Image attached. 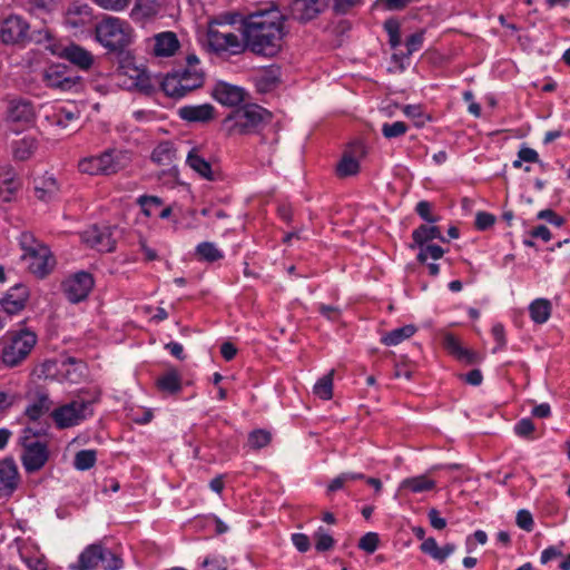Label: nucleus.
Returning <instances> with one entry per match:
<instances>
[{
    "label": "nucleus",
    "instance_id": "obj_1",
    "mask_svg": "<svg viewBox=\"0 0 570 570\" xmlns=\"http://www.w3.org/2000/svg\"><path fill=\"white\" fill-rule=\"evenodd\" d=\"M286 16L276 7L247 14L242 22L244 47L257 56L273 58L284 46Z\"/></svg>",
    "mask_w": 570,
    "mask_h": 570
},
{
    "label": "nucleus",
    "instance_id": "obj_2",
    "mask_svg": "<svg viewBox=\"0 0 570 570\" xmlns=\"http://www.w3.org/2000/svg\"><path fill=\"white\" fill-rule=\"evenodd\" d=\"M49 425H40L39 428L27 426L22 430L19 443L23 448L21 461L28 473H33L42 469L49 459V451L46 443L36 440L45 435Z\"/></svg>",
    "mask_w": 570,
    "mask_h": 570
},
{
    "label": "nucleus",
    "instance_id": "obj_3",
    "mask_svg": "<svg viewBox=\"0 0 570 570\" xmlns=\"http://www.w3.org/2000/svg\"><path fill=\"white\" fill-rule=\"evenodd\" d=\"M19 243L23 252L21 259L27 264L30 273L39 278L46 277L56 264L50 249L30 233H22Z\"/></svg>",
    "mask_w": 570,
    "mask_h": 570
},
{
    "label": "nucleus",
    "instance_id": "obj_4",
    "mask_svg": "<svg viewBox=\"0 0 570 570\" xmlns=\"http://www.w3.org/2000/svg\"><path fill=\"white\" fill-rule=\"evenodd\" d=\"M272 119V114L257 105H247L234 110L224 119L228 135H246L261 129Z\"/></svg>",
    "mask_w": 570,
    "mask_h": 570
},
{
    "label": "nucleus",
    "instance_id": "obj_5",
    "mask_svg": "<svg viewBox=\"0 0 570 570\" xmlns=\"http://www.w3.org/2000/svg\"><path fill=\"white\" fill-rule=\"evenodd\" d=\"M96 39L107 49L117 51L130 42L129 24L116 17H107L96 24Z\"/></svg>",
    "mask_w": 570,
    "mask_h": 570
},
{
    "label": "nucleus",
    "instance_id": "obj_6",
    "mask_svg": "<svg viewBox=\"0 0 570 570\" xmlns=\"http://www.w3.org/2000/svg\"><path fill=\"white\" fill-rule=\"evenodd\" d=\"M36 344L37 335L30 330H21L12 333L9 344L2 348V362L10 367L17 366L26 360Z\"/></svg>",
    "mask_w": 570,
    "mask_h": 570
},
{
    "label": "nucleus",
    "instance_id": "obj_7",
    "mask_svg": "<svg viewBox=\"0 0 570 570\" xmlns=\"http://www.w3.org/2000/svg\"><path fill=\"white\" fill-rule=\"evenodd\" d=\"M92 415L91 402L77 399L52 411L51 416L60 429L70 428Z\"/></svg>",
    "mask_w": 570,
    "mask_h": 570
},
{
    "label": "nucleus",
    "instance_id": "obj_8",
    "mask_svg": "<svg viewBox=\"0 0 570 570\" xmlns=\"http://www.w3.org/2000/svg\"><path fill=\"white\" fill-rule=\"evenodd\" d=\"M42 79L47 87L59 91H77L81 86V78L66 65H51L45 69Z\"/></svg>",
    "mask_w": 570,
    "mask_h": 570
},
{
    "label": "nucleus",
    "instance_id": "obj_9",
    "mask_svg": "<svg viewBox=\"0 0 570 570\" xmlns=\"http://www.w3.org/2000/svg\"><path fill=\"white\" fill-rule=\"evenodd\" d=\"M114 227L94 225L81 234L82 240L99 252L110 253L116 248Z\"/></svg>",
    "mask_w": 570,
    "mask_h": 570
},
{
    "label": "nucleus",
    "instance_id": "obj_10",
    "mask_svg": "<svg viewBox=\"0 0 570 570\" xmlns=\"http://www.w3.org/2000/svg\"><path fill=\"white\" fill-rule=\"evenodd\" d=\"M63 292L71 303L85 299L94 287V278L89 273L79 272L62 283Z\"/></svg>",
    "mask_w": 570,
    "mask_h": 570
},
{
    "label": "nucleus",
    "instance_id": "obj_11",
    "mask_svg": "<svg viewBox=\"0 0 570 570\" xmlns=\"http://www.w3.org/2000/svg\"><path fill=\"white\" fill-rule=\"evenodd\" d=\"M224 30H219L216 24H210L208 29V43L215 51L230 50L234 53L242 51L244 43L242 45L237 35L232 31L225 30L226 26H223Z\"/></svg>",
    "mask_w": 570,
    "mask_h": 570
},
{
    "label": "nucleus",
    "instance_id": "obj_12",
    "mask_svg": "<svg viewBox=\"0 0 570 570\" xmlns=\"http://www.w3.org/2000/svg\"><path fill=\"white\" fill-rule=\"evenodd\" d=\"M121 85L131 89L136 88L142 92H150L154 88L149 75L145 69L135 66H124L117 73Z\"/></svg>",
    "mask_w": 570,
    "mask_h": 570
},
{
    "label": "nucleus",
    "instance_id": "obj_13",
    "mask_svg": "<svg viewBox=\"0 0 570 570\" xmlns=\"http://www.w3.org/2000/svg\"><path fill=\"white\" fill-rule=\"evenodd\" d=\"M365 154V147L361 141L351 144L336 166L337 175L340 177L356 175L360 171V159L363 158Z\"/></svg>",
    "mask_w": 570,
    "mask_h": 570
},
{
    "label": "nucleus",
    "instance_id": "obj_14",
    "mask_svg": "<svg viewBox=\"0 0 570 570\" xmlns=\"http://www.w3.org/2000/svg\"><path fill=\"white\" fill-rule=\"evenodd\" d=\"M65 22L75 32L94 24L92 9L88 4L72 3L66 11Z\"/></svg>",
    "mask_w": 570,
    "mask_h": 570
},
{
    "label": "nucleus",
    "instance_id": "obj_15",
    "mask_svg": "<svg viewBox=\"0 0 570 570\" xmlns=\"http://www.w3.org/2000/svg\"><path fill=\"white\" fill-rule=\"evenodd\" d=\"M29 24L19 16L8 17L1 26L0 38L4 43H18L28 37Z\"/></svg>",
    "mask_w": 570,
    "mask_h": 570
},
{
    "label": "nucleus",
    "instance_id": "obj_16",
    "mask_svg": "<svg viewBox=\"0 0 570 570\" xmlns=\"http://www.w3.org/2000/svg\"><path fill=\"white\" fill-rule=\"evenodd\" d=\"M20 483L18 466L13 459L0 461V498L11 495Z\"/></svg>",
    "mask_w": 570,
    "mask_h": 570
},
{
    "label": "nucleus",
    "instance_id": "obj_17",
    "mask_svg": "<svg viewBox=\"0 0 570 570\" xmlns=\"http://www.w3.org/2000/svg\"><path fill=\"white\" fill-rule=\"evenodd\" d=\"M443 347L458 361L469 365L480 363L483 360V356L478 352L462 346L459 338L451 333L444 334Z\"/></svg>",
    "mask_w": 570,
    "mask_h": 570
},
{
    "label": "nucleus",
    "instance_id": "obj_18",
    "mask_svg": "<svg viewBox=\"0 0 570 570\" xmlns=\"http://www.w3.org/2000/svg\"><path fill=\"white\" fill-rule=\"evenodd\" d=\"M328 3L330 0H294L292 14L297 20L309 21L327 8Z\"/></svg>",
    "mask_w": 570,
    "mask_h": 570
},
{
    "label": "nucleus",
    "instance_id": "obj_19",
    "mask_svg": "<svg viewBox=\"0 0 570 570\" xmlns=\"http://www.w3.org/2000/svg\"><path fill=\"white\" fill-rule=\"evenodd\" d=\"M21 183L10 165H0V198L9 203L20 189Z\"/></svg>",
    "mask_w": 570,
    "mask_h": 570
},
{
    "label": "nucleus",
    "instance_id": "obj_20",
    "mask_svg": "<svg viewBox=\"0 0 570 570\" xmlns=\"http://www.w3.org/2000/svg\"><path fill=\"white\" fill-rule=\"evenodd\" d=\"M28 291L22 285L14 286L1 301V306L8 315L22 311L28 299Z\"/></svg>",
    "mask_w": 570,
    "mask_h": 570
},
{
    "label": "nucleus",
    "instance_id": "obj_21",
    "mask_svg": "<svg viewBox=\"0 0 570 570\" xmlns=\"http://www.w3.org/2000/svg\"><path fill=\"white\" fill-rule=\"evenodd\" d=\"M53 402L49 399V395L43 391H37L33 400L24 410V415L30 422H38L45 414H47Z\"/></svg>",
    "mask_w": 570,
    "mask_h": 570
},
{
    "label": "nucleus",
    "instance_id": "obj_22",
    "mask_svg": "<svg viewBox=\"0 0 570 570\" xmlns=\"http://www.w3.org/2000/svg\"><path fill=\"white\" fill-rule=\"evenodd\" d=\"M244 90L229 83L220 82L214 89L215 99L224 105L234 107L244 100Z\"/></svg>",
    "mask_w": 570,
    "mask_h": 570
},
{
    "label": "nucleus",
    "instance_id": "obj_23",
    "mask_svg": "<svg viewBox=\"0 0 570 570\" xmlns=\"http://www.w3.org/2000/svg\"><path fill=\"white\" fill-rule=\"evenodd\" d=\"M61 57L82 70H88L94 63V56L85 48L71 43L63 48Z\"/></svg>",
    "mask_w": 570,
    "mask_h": 570
},
{
    "label": "nucleus",
    "instance_id": "obj_24",
    "mask_svg": "<svg viewBox=\"0 0 570 570\" xmlns=\"http://www.w3.org/2000/svg\"><path fill=\"white\" fill-rule=\"evenodd\" d=\"M215 109L209 104L184 106L178 109V116L189 122H207L214 118Z\"/></svg>",
    "mask_w": 570,
    "mask_h": 570
},
{
    "label": "nucleus",
    "instance_id": "obj_25",
    "mask_svg": "<svg viewBox=\"0 0 570 570\" xmlns=\"http://www.w3.org/2000/svg\"><path fill=\"white\" fill-rule=\"evenodd\" d=\"M7 117L11 122L29 124L35 118V110L27 100H12L9 104Z\"/></svg>",
    "mask_w": 570,
    "mask_h": 570
},
{
    "label": "nucleus",
    "instance_id": "obj_26",
    "mask_svg": "<svg viewBox=\"0 0 570 570\" xmlns=\"http://www.w3.org/2000/svg\"><path fill=\"white\" fill-rule=\"evenodd\" d=\"M187 165L196 171L200 177L207 180H216L215 171L210 164L199 154L198 148H193L186 158Z\"/></svg>",
    "mask_w": 570,
    "mask_h": 570
},
{
    "label": "nucleus",
    "instance_id": "obj_27",
    "mask_svg": "<svg viewBox=\"0 0 570 570\" xmlns=\"http://www.w3.org/2000/svg\"><path fill=\"white\" fill-rule=\"evenodd\" d=\"M101 175H112L126 166L127 157L121 151H106L98 156Z\"/></svg>",
    "mask_w": 570,
    "mask_h": 570
},
{
    "label": "nucleus",
    "instance_id": "obj_28",
    "mask_svg": "<svg viewBox=\"0 0 570 570\" xmlns=\"http://www.w3.org/2000/svg\"><path fill=\"white\" fill-rule=\"evenodd\" d=\"M104 556V547L101 544H90L87 547L78 559V564L75 567L76 570H92Z\"/></svg>",
    "mask_w": 570,
    "mask_h": 570
},
{
    "label": "nucleus",
    "instance_id": "obj_29",
    "mask_svg": "<svg viewBox=\"0 0 570 570\" xmlns=\"http://www.w3.org/2000/svg\"><path fill=\"white\" fill-rule=\"evenodd\" d=\"M420 549L423 553L442 563L454 552L455 546L453 543H446L443 547H439L435 539L430 537L421 543Z\"/></svg>",
    "mask_w": 570,
    "mask_h": 570
},
{
    "label": "nucleus",
    "instance_id": "obj_30",
    "mask_svg": "<svg viewBox=\"0 0 570 570\" xmlns=\"http://www.w3.org/2000/svg\"><path fill=\"white\" fill-rule=\"evenodd\" d=\"M156 386L161 393L175 395L181 391V377L177 370L170 368L157 377Z\"/></svg>",
    "mask_w": 570,
    "mask_h": 570
},
{
    "label": "nucleus",
    "instance_id": "obj_31",
    "mask_svg": "<svg viewBox=\"0 0 570 570\" xmlns=\"http://www.w3.org/2000/svg\"><path fill=\"white\" fill-rule=\"evenodd\" d=\"M179 41L175 33L163 32L155 37L154 52L159 57H169L176 52Z\"/></svg>",
    "mask_w": 570,
    "mask_h": 570
},
{
    "label": "nucleus",
    "instance_id": "obj_32",
    "mask_svg": "<svg viewBox=\"0 0 570 570\" xmlns=\"http://www.w3.org/2000/svg\"><path fill=\"white\" fill-rule=\"evenodd\" d=\"M161 89L168 97L181 98L191 90L185 89V81L176 71L168 73L161 81Z\"/></svg>",
    "mask_w": 570,
    "mask_h": 570
},
{
    "label": "nucleus",
    "instance_id": "obj_33",
    "mask_svg": "<svg viewBox=\"0 0 570 570\" xmlns=\"http://www.w3.org/2000/svg\"><path fill=\"white\" fill-rule=\"evenodd\" d=\"M435 488V481L425 474L404 479L400 484V491H409L412 493H422L431 491Z\"/></svg>",
    "mask_w": 570,
    "mask_h": 570
},
{
    "label": "nucleus",
    "instance_id": "obj_34",
    "mask_svg": "<svg viewBox=\"0 0 570 570\" xmlns=\"http://www.w3.org/2000/svg\"><path fill=\"white\" fill-rule=\"evenodd\" d=\"M552 312V304L547 298H537L529 305V313L531 320L535 324H543L546 323Z\"/></svg>",
    "mask_w": 570,
    "mask_h": 570
},
{
    "label": "nucleus",
    "instance_id": "obj_35",
    "mask_svg": "<svg viewBox=\"0 0 570 570\" xmlns=\"http://www.w3.org/2000/svg\"><path fill=\"white\" fill-rule=\"evenodd\" d=\"M416 326L413 324H407L402 327L395 328L391 332H387L382 336L381 342L386 346H395L402 343L405 340H409L416 333Z\"/></svg>",
    "mask_w": 570,
    "mask_h": 570
},
{
    "label": "nucleus",
    "instance_id": "obj_36",
    "mask_svg": "<svg viewBox=\"0 0 570 570\" xmlns=\"http://www.w3.org/2000/svg\"><path fill=\"white\" fill-rule=\"evenodd\" d=\"M414 244L422 247L429 240L439 239L441 242H446V239L442 236L441 230L438 226H428L421 225L417 227L412 234Z\"/></svg>",
    "mask_w": 570,
    "mask_h": 570
},
{
    "label": "nucleus",
    "instance_id": "obj_37",
    "mask_svg": "<svg viewBox=\"0 0 570 570\" xmlns=\"http://www.w3.org/2000/svg\"><path fill=\"white\" fill-rule=\"evenodd\" d=\"M58 190L57 180L52 176L42 177L40 183L35 187L37 198L43 202L51 200L57 195Z\"/></svg>",
    "mask_w": 570,
    "mask_h": 570
},
{
    "label": "nucleus",
    "instance_id": "obj_38",
    "mask_svg": "<svg viewBox=\"0 0 570 570\" xmlns=\"http://www.w3.org/2000/svg\"><path fill=\"white\" fill-rule=\"evenodd\" d=\"M37 149V140L32 137H23L12 145L13 157L18 160H27Z\"/></svg>",
    "mask_w": 570,
    "mask_h": 570
},
{
    "label": "nucleus",
    "instance_id": "obj_39",
    "mask_svg": "<svg viewBox=\"0 0 570 570\" xmlns=\"http://www.w3.org/2000/svg\"><path fill=\"white\" fill-rule=\"evenodd\" d=\"M177 75L185 81V89L195 90L203 86L204 72L200 68L187 67L183 70H176Z\"/></svg>",
    "mask_w": 570,
    "mask_h": 570
},
{
    "label": "nucleus",
    "instance_id": "obj_40",
    "mask_svg": "<svg viewBox=\"0 0 570 570\" xmlns=\"http://www.w3.org/2000/svg\"><path fill=\"white\" fill-rule=\"evenodd\" d=\"M175 158L173 144L165 141L159 144L151 154V159L158 165L168 166Z\"/></svg>",
    "mask_w": 570,
    "mask_h": 570
},
{
    "label": "nucleus",
    "instance_id": "obj_41",
    "mask_svg": "<svg viewBox=\"0 0 570 570\" xmlns=\"http://www.w3.org/2000/svg\"><path fill=\"white\" fill-rule=\"evenodd\" d=\"M80 117V111L68 110L66 108H61L52 115V122L61 128H73L72 124L77 125Z\"/></svg>",
    "mask_w": 570,
    "mask_h": 570
},
{
    "label": "nucleus",
    "instance_id": "obj_42",
    "mask_svg": "<svg viewBox=\"0 0 570 570\" xmlns=\"http://www.w3.org/2000/svg\"><path fill=\"white\" fill-rule=\"evenodd\" d=\"M333 376L334 370L321 377L314 385L313 392L322 400H330L333 396Z\"/></svg>",
    "mask_w": 570,
    "mask_h": 570
},
{
    "label": "nucleus",
    "instance_id": "obj_43",
    "mask_svg": "<svg viewBox=\"0 0 570 570\" xmlns=\"http://www.w3.org/2000/svg\"><path fill=\"white\" fill-rule=\"evenodd\" d=\"M196 254L206 262H216L224 257L223 253L215 246L214 243L204 242L196 247Z\"/></svg>",
    "mask_w": 570,
    "mask_h": 570
},
{
    "label": "nucleus",
    "instance_id": "obj_44",
    "mask_svg": "<svg viewBox=\"0 0 570 570\" xmlns=\"http://www.w3.org/2000/svg\"><path fill=\"white\" fill-rule=\"evenodd\" d=\"M97 460L95 450H81L75 455V468L79 471H86L92 468Z\"/></svg>",
    "mask_w": 570,
    "mask_h": 570
},
{
    "label": "nucleus",
    "instance_id": "obj_45",
    "mask_svg": "<svg viewBox=\"0 0 570 570\" xmlns=\"http://www.w3.org/2000/svg\"><path fill=\"white\" fill-rule=\"evenodd\" d=\"M272 435L266 430H255L248 435V445L254 450H259L269 444Z\"/></svg>",
    "mask_w": 570,
    "mask_h": 570
},
{
    "label": "nucleus",
    "instance_id": "obj_46",
    "mask_svg": "<svg viewBox=\"0 0 570 570\" xmlns=\"http://www.w3.org/2000/svg\"><path fill=\"white\" fill-rule=\"evenodd\" d=\"M101 563L105 570H120L124 566V561L118 554L105 548Z\"/></svg>",
    "mask_w": 570,
    "mask_h": 570
},
{
    "label": "nucleus",
    "instance_id": "obj_47",
    "mask_svg": "<svg viewBox=\"0 0 570 570\" xmlns=\"http://www.w3.org/2000/svg\"><path fill=\"white\" fill-rule=\"evenodd\" d=\"M78 168L81 173L85 174L101 175V167L98 156L81 159L78 164Z\"/></svg>",
    "mask_w": 570,
    "mask_h": 570
},
{
    "label": "nucleus",
    "instance_id": "obj_48",
    "mask_svg": "<svg viewBox=\"0 0 570 570\" xmlns=\"http://www.w3.org/2000/svg\"><path fill=\"white\" fill-rule=\"evenodd\" d=\"M443 254L444 250L439 245H423L422 247H420L417 261L421 263H425L429 256L433 259H439L443 256Z\"/></svg>",
    "mask_w": 570,
    "mask_h": 570
},
{
    "label": "nucleus",
    "instance_id": "obj_49",
    "mask_svg": "<svg viewBox=\"0 0 570 570\" xmlns=\"http://www.w3.org/2000/svg\"><path fill=\"white\" fill-rule=\"evenodd\" d=\"M407 126L403 121H395L393 124H384L382 126V134L385 138H395L404 135Z\"/></svg>",
    "mask_w": 570,
    "mask_h": 570
},
{
    "label": "nucleus",
    "instance_id": "obj_50",
    "mask_svg": "<svg viewBox=\"0 0 570 570\" xmlns=\"http://www.w3.org/2000/svg\"><path fill=\"white\" fill-rule=\"evenodd\" d=\"M384 28L389 33V42L391 47L395 49L401 43L399 22L394 19H389L384 22Z\"/></svg>",
    "mask_w": 570,
    "mask_h": 570
},
{
    "label": "nucleus",
    "instance_id": "obj_51",
    "mask_svg": "<svg viewBox=\"0 0 570 570\" xmlns=\"http://www.w3.org/2000/svg\"><path fill=\"white\" fill-rule=\"evenodd\" d=\"M315 548L317 551L323 552L333 548L334 539L327 534L323 528H320L315 533Z\"/></svg>",
    "mask_w": 570,
    "mask_h": 570
},
{
    "label": "nucleus",
    "instance_id": "obj_52",
    "mask_svg": "<svg viewBox=\"0 0 570 570\" xmlns=\"http://www.w3.org/2000/svg\"><path fill=\"white\" fill-rule=\"evenodd\" d=\"M379 541L380 539L377 533L368 532L361 538L358 548L367 553H373L377 549Z\"/></svg>",
    "mask_w": 570,
    "mask_h": 570
},
{
    "label": "nucleus",
    "instance_id": "obj_53",
    "mask_svg": "<svg viewBox=\"0 0 570 570\" xmlns=\"http://www.w3.org/2000/svg\"><path fill=\"white\" fill-rule=\"evenodd\" d=\"M535 426L530 419H522L514 425V432L521 438H532Z\"/></svg>",
    "mask_w": 570,
    "mask_h": 570
},
{
    "label": "nucleus",
    "instance_id": "obj_54",
    "mask_svg": "<svg viewBox=\"0 0 570 570\" xmlns=\"http://www.w3.org/2000/svg\"><path fill=\"white\" fill-rule=\"evenodd\" d=\"M99 7L110 11H122L131 0H94Z\"/></svg>",
    "mask_w": 570,
    "mask_h": 570
},
{
    "label": "nucleus",
    "instance_id": "obj_55",
    "mask_svg": "<svg viewBox=\"0 0 570 570\" xmlns=\"http://www.w3.org/2000/svg\"><path fill=\"white\" fill-rule=\"evenodd\" d=\"M517 524L519 528L530 532L533 530V525H534V522H533V518H532V514L528 511V510H520L518 513H517Z\"/></svg>",
    "mask_w": 570,
    "mask_h": 570
},
{
    "label": "nucleus",
    "instance_id": "obj_56",
    "mask_svg": "<svg viewBox=\"0 0 570 570\" xmlns=\"http://www.w3.org/2000/svg\"><path fill=\"white\" fill-rule=\"evenodd\" d=\"M423 45V32H415L406 39V55L417 51Z\"/></svg>",
    "mask_w": 570,
    "mask_h": 570
},
{
    "label": "nucleus",
    "instance_id": "obj_57",
    "mask_svg": "<svg viewBox=\"0 0 570 570\" xmlns=\"http://www.w3.org/2000/svg\"><path fill=\"white\" fill-rule=\"evenodd\" d=\"M495 222V217L492 214L485 212H479L475 218V226L480 230H484L492 226Z\"/></svg>",
    "mask_w": 570,
    "mask_h": 570
},
{
    "label": "nucleus",
    "instance_id": "obj_58",
    "mask_svg": "<svg viewBox=\"0 0 570 570\" xmlns=\"http://www.w3.org/2000/svg\"><path fill=\"white\" fill-rule=\"evenodd\" d=\"M22 559L30 570H47L48 569L47 561L43 557H40V556L22 557Z\"/></svg>",
    "mask_w": 570,
    "mask_h": 570
},
{
    "label": "nucleus",
    "instance_id": "obj_59",
    "mask_svg": "<svg viewBox=\"0 0 570 570\" xmlns=\"http://www.w3.org/2000/svg\"><path fill=\"white\" fill-rule=\"evenodd\" d=\"M203 567L207 568V570H227V562L224 557L206 558Z\"/></svg>",
    "mask_w": 570,
    "mask_h": 570
},
{
    "label": "nucleus",
    "instance_id": "obj_60",
    "mask_svg": "<svg viewBox=\"0 0 570 570\" xmlns=\"http://www.w3.org/2000/svg\"><path fill=\"white\" fill-rule=\"evenodd\" d=\"M431 208H432V206L429 202L421 200L417 203L415 210H416L417 215L421 218H423L424 220H426L429 223H434L436 219H435V217H433L431 215Z\"/></svg>",
    "mask_w": 570,
    "mask_h": 570
},
{
    "label": "nucleus",
    "instance_id": "obj_61",
    "mask_svg": "<svg viewBox=\"0 0 570 570\" xmlns=\"http://www.w3.org/2000/svg\"><path fill=\"white\" fill-rule=\"evenodd\" d=\"M292 542L299 552H306L311 547L309 539L304 533H294Z\"/></svg>",
    "mask_w": 570,
    "mask_h": 570
},
{
    "label": "nucleus",
    "instance_id": "obj_62",
    "mask_svg": "<svg viewBox=\"0 0 570 570\" xmlns=\"http://www.w3.org/2000/svg\"><path fill=\"white\" fill-rule=\"evenodd\" d=\"M430 524L436 530H443L446 527V520L440 517V513L436 509H430L428 513Z\"/></svg>",
    "mask_w": 570,
    "mask_h": 570
},
{
    "label": "nucleus",
    "instance_id": "obj_63",
    "mask_svg": "<svg viewBox=\"0 0 570 570\" xmlns=\"http://www.w3.org/2000/svg\"><path fill=\"white\" fill-rule=\"evenodd\" d=\"M518 157L520 158V160L527 161V163H538L539 161L538 153L530 147H522L518 151Z\"/></svg>",
    "mask_w": 570,
    "mask_h": 570
},
{
    "label": "nucleus",
    "instance_id": "obj_64",
    "mask_svg": "<svg viewBox=\"0 0 570 570\" xmlns=\"http://www.w3.org/2000/svg\"><path fill=\"white\" fill-rule=\"evenodd\" d=\"M561 556H562L561 549L552 546L542 551L540 561L542 564H546L549 561H551L552 559L559 558Z\"/></svg>",
    "mask_w": 570,
    "mask_h": 570
}]
</instances>
